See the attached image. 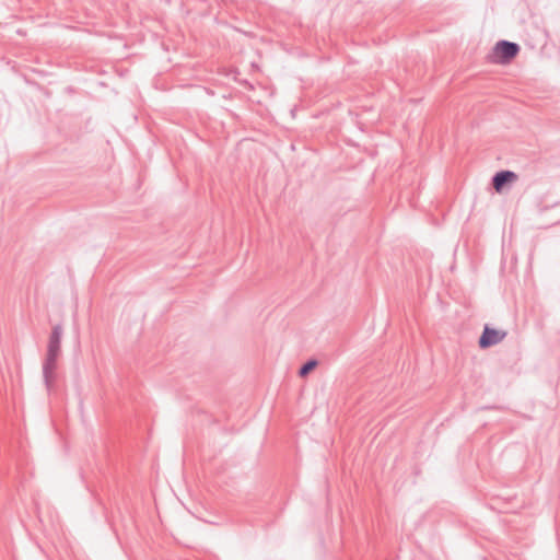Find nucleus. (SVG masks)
Here are the masks:
<instances>
[{
  "label": "nucleus",
  "mask_w": 560,
  "mask_h": 560,
  "mask_svg": "<svg viewBox=\"0 0 560 560\" xmlns=\"http://www.w3.org/2000/svg\"><path fill=\"white\" fill-rule=\"evenodd\" d=\"M520 49L518 44L501 39L494 45L487 59L495 65H508L518 55Z\"/></svg>",
  "instance_id": "1"
},
{
  "label": "nucleus",
  "mask_w": 560,
  "mask_h": 560,
  "mask_svg": "<svg viewBox=\"0 0 560 560\" xmlns=\"http://www.w3.org/2000/svg\"><path fill=\"white\" fill-rule=\"evenodd\" d=\"M506 337V331L485 326L478 345L481 349H487L500 343Z\"/></svg>",
  "instance_id": "2"
},
{
  "label": "nucleus",
  "mask_w": 560,
  "mask_h": 560,
  "mask_svg": "<svg viewBox=\"0 0 560 560\" xmlns=\"http://www.w3.org/2000/svg\"><path fill=\"white\" fill-rule=\"evenodd\" d=\"M517 179V175L512 171H500L492 177V186L497 192H501L505 185Z\"/></svg>",
  "instance_id": "3"
},
{
  "label": "nucleus",
  "mask_w": 560,
  "mask_h": 560,
  "mask_svg": "<svg viewBox=\"0 0 560 560\" xmlns=\"http://www.w3.org/2000/svg\"><path fill=\"white\" fill-rule=\"evenodd\" d=\"M61 337H62V328L60 326H56L52 329L50 340H49V347H48V357H49V360H51V361H54L59 354Z\"/></svg>",
  "instance_id": "4"
},
{
  "label": "nucleus",
  "mask_w": 560,
  "mask_h": 560,
  "mask_svg": "<svg viewBox=\"0 0 560 560\" xmlns=\"http://www.w3.org/2000/svg\"><path fill=\"white\" fill-rule=\"evenodd\" d=\"M317 366V361L314 359H311L306 361L299 370V375L301 377L306 376L308 373H311L315 368Z\"/></svg>",
  "instance_id": "5"
}]
</instances>
